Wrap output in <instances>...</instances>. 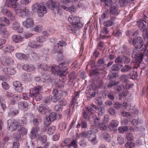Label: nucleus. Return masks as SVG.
<instances>
[{
	"label": "nucleus",
	"instance_id": "1",
	"mask_svg": "<svg viewBox=\"0 0 148 148\" xmlns=\"http://www.w3.org/2000/svg\"><path fill=\"white\" fill-rule=\"evenodd\" d=\"M22 122L21 120H16L13 118L9 119L7 121L8 130L11 131L16 130Z\"/></svg>",
	"mask_w": 148,
	"mask_h": 148
},
{
	"label": "nucleus",
	"instance_id": "2",
	"mask_svg": "<svg viewBox=\"0 0 148 148\" xmlns=\"http://www.w3.org/2000/svg\"><path fill=\"white\" fill-rule=\"evenodd\" d=\"M32 10L34 12H37L38 15L39 17H42L47 12V10L45 7L42 5L37 3L34 4L32 7Z\"/></svg>",
	"mask_w": 148,
	"mask_h": 148
},
{
	"label": "nucleus",
	"instance_id": "3",
	"mask_svg": "<svg viewBox=\"0 0 148 148\" xmlns=\"http://www.w3.org/2000/svg\"><path fill=\"white\" fill-rule=\"evenodd\" d=\"M10 24L9 19L5 17L0 18V34L4 36H8L9 32L5 28H3L2 26H8Z\"/></svg>",
	"mask_w": 148,
	"mask_h": 148
},
{
	"label": "nucleus",
	"instance_id": "4",
	"mask_svg": "<svg viewBox=\"0 0 148 148\" xmlns=\"http://www.w3.org/2000/svg\"><path fill=\"white\" fill-rule=\"evenodd\" d=\"M148 53V49L145 48L143 51L139 53L134 51L132 54V57L135 59L136 63L138 65L142 61L145 54H147Z\"/></svg>",
	"mask_w": 148,
	"mask_h": 148
},
{
	"label": "nucleus",
	"instance_id": "5",
	"mask_svg": "<svg viewBox=\"0 0 148 148\" xmlns=\"http://www.w3.org/2000/svg\"><path fill=\"white\" fill-rule=\"evenodd\" d=\"M36 42L34 41L29 42L28 45L31 47L34 48L41 47L42 46V43L45 41V39L42 37H39L36 38Z\"/></svg>",
	"mask_w": 148,
	"mask_h": 148
},
{
	"label": "nucleus",
	"instance_id": "6",
	"mask_svg": "<svg viewBox=\"0 0 148 148\" xmlns=\"http://www.w3.org/2000/svg\"><path fill=\"white\" fill-rule=\"evenodd\" d=\"M132 44L136 49H140L145 46L142 38L140 36L135 37L133 39Z\"/></svg>",
	"mask_w": 148,
	"mask_h": 148
},
{
	"label": "nucleus",
	"instance_id": "7",
	"mask_svg": "<svg viewBox=\"0 0 148 148\" xmlns=\"http://www.w3.org/2000/svg\"><path fill=\"white\" fill-rule=\"evenodd\" d=\"M68 64L67 63H62L60 64L58 66L59 68V69L60 70V72L61 73L64 75V76H62V79H63V80H62V82H63L66 80V74L64 73H65V71L68 69Z\"/></svg>",
	"mask_w": 148,
	"mask_h": 148
},
{
	"label": "nucleus",
	"instance_id": "8",
	"mask_svg": "<svg viewBox=\"0 0 148 148\" xmlns=\"http://www.w3.org/2000/svg\"><path fill=\"white\" fill-rule=\"evenodd\" d=\"M68 20L70 22H72L73 25L76 27L78 28L81 27L82 26V24L81 23L80 18L79 17H73V18L69 17Z\"/></svg>",
	"mask_w": 148,
	"mask_h": 148
},
{
	"label": "nucleus",
	"instance_id": "9",
	"mask_svg": "<svg viewBox=\"0 0 148 148\" xmlns=\"http://www.w3.org/2000/svg\"><path fill=\"white\" fill-rule=\"evenodd\" d=\"M23 24L27 28H31L34 25V20L32 17H27L26 20L23 22Z\"/></svg>",
	"mask_w": 148,
	"mask_h": 148
},
{
	"label": "nucleus",
	"instance_id": "10",
	"mask_svg": "<svg viewBox=\"0 0 148 148\" xmlns=\"http://www.w3.org/2000/svg\"><path fill=\"white\" fill-rule=\"evenodd\" d=\"M59 45H55L54 46L53 51L55 53H57V56L59 60H62L63 59V57L62 54V51L59 49Z\"/></svg>",
	"mask_w": 148,
	"mask_h": 148
},
{
	"label": "nucleus",
	"instance_id": "11",
	"mask_svg": "<svg viewBox=\"0 0 148 148\" xmlns=\"http://www.w3.org/2000/svg\"><path fill=\"white\" fill-rule=\"evenodd\" d=\"M118 6L115 3H112L111 5L110 8L109 12L111 15H117L119 13Z\"/></svg>",
	"mask_w": 148,
	"mask_h": 148
},
{
	"label": "nucleus",
	"instance_id": "12",
	"mask_svg": "<svg viewBox=\"0 0 148 148\" xmlns=\"http://www.w3.org/2000/svg\"><path fill=\"white\" fill-rule=\"evenodd\" d=\"M59 69V68L58 66H56L53 65L51 67V71L52 73H56L58 75H59L60 76L59 80L62 82V76H64V75L61 73L60 72V70Z\"/></svg>",
	"mask_w": 148,
	"mask_h": 148
},
{
	"label": "nucleus",
	"instance_id": "13",
	"mask_svg": "<svg viewBox=\"0 0 148 148\" xmlns=\"http://www.w3.org/2000/svg\"><path fill=\"white\" fill-rule=\"evenodd\" d=\"M13 85L15 87V90L17 92H21L23 91V87L21 82L15 81L13 82Z\"/></svg>",
	"mask_w": 148,
	"mask_h": 148
},
{
	"label": "nucleus",
	"instance_id": "14",
	"mask_svg": "<svg viewBox=\"0 0 148 148\" xmlns=\"http://www.w3.org/2000/svg\"><path fill=\"white\" fill-rule=\"evenodd\" d=\"M116 20V17H112L108 21H104L103 25L105 27H108L114 25Z\"/></svg>",
	"mask_w": 148,
	"mask_h": 148
},
{
	"label": "nucleus",
	"instance_id": "15",
	"mask_svg": "<svg viewBox=\"0 0 148 148\" xmlns=\"http://www.w3.org/2000/svg\"><path fill=\"white\" fill-rule=\"evenodd\" d=\"M18 0H7L5 3V6L12 8H15L17 7L16 3Z\"/></svg>",
	"mask_w": 148,
	"mask_h": 148
},
{
	"label": "nucleus",
	"instance_id": "16",
	"mask_svg": "<svg viewBox=\"0 0 148 148\" xmlns=\"http://www.w3.org/2000/svg\"><path fill=\"white\" fill-rule=\"evenodd\" d=\"M48 106L45 104H42L39 106L38 111L42 114H45L49 111Z\"/></svg>",
	"mask_w": 148,
	"mask_h": 148
},
{
	"label": "nucleus",
	"instance_id": "17",
	"mask_svg": "<svg viewBox=\"0 0 148 148\" xmlns=\"http://www.w3.org/2000/svg\"><path fill=\"white\" fill-rule=\"evenodd\" d=\"M106 64L105 63L103 59H99L97 63V69L99 70H102L105 68V65Z\"/></svg>",
	"mask_w": 148,
	"mask_h": 148
},
{
	"label": "nucleus",
	"instance_id": "18",
	"mask_svg": "<svg viewBox=\"0 0 148 148\" xmlns=\"http://www.w3.org/2000/svg\"><path fill=\"white\" fill-rule=\"evenodd\" d=\"M59 3L53 2L52 0H50L48 1L47 4L49 8L51 10H54L58 5H59Z\"/></svg>",
	"mask_w": 148,
	"mask_h": 148
},
{
	"label": "nucleus",
	"instance_id": "19",
	"mask_svg": "<svg viewBox=\"0 0 148 148\" xmlns=\"http://www.w3.org/2000/svg\"><path fill=\"white\" fill-rule=\"evenodd\" d=\"M138 27L141 32H144L146 28V22L143 20L138 22Z\"/></svg>",
	"mask_w": 148,
	"mask_h": 148
},
{
	"label": "nucleus",
	"instance_id": "20",
	"mask_svg": "<svg viewBox=\"0 0 148 148\" xmlns=\"http://www.w3.org/2000/svg\"><path fill=\"white\" fill-rule=\"evenodd\" d=\"M87 138L88 140L92 142L96 140L97 136L96 134L92 133L91 131H88Z\"/></svg>",
	"mask_w": 148,
	"mask_h": 148
},
{
	"label": "nucleus",
	"instance_id": "21",
	"mask_svg": "<svg viewBox=\"0 0 148 148\" xmlns=\"http://www.w3.org/2000/svg\"><path fill=\"white\" fill-rule=\"evenodd\" d=\"M40 127H33L31 132V136L32 138H35L36 134L38 133V131L40 130Z\"/></svg>",
	"mask_w": 148,
	"mask_h": 148
},
{
	"label": "nucleus",
	"instance_id": "22",
	"mask_svg": "<svg viewBox=\"0 0 148 148\" xmlns=\"http://www.w3.org/2000/svg\"><path fill=\"white\" fill-rule=\"evenodd\" d=\"M3 70L5 73L8 75H13L15 73V71L13 68H5Z\"/></svg>",
	"mask_w": 148,
	"mask_h": 148
},
{
	"label": "nucleus",
	"instance_id": "23",
	"mask_svg": "<svg viewBox=\"0 0 148 148\" xmlns=\"http://www.w3.org/2000/svg\"><path fill=\"white\" fill-rule=\"evenodd\" d=\"M133 69L132 66L128 65H126L123 66L121 71L123 73L130 72Z\"/></svg>",
	"mask_w": 148,
	"mask_h": 148
},
{
	"label": "nucleus",
	"instance_id": "24",
	"mask_svg": "<svg viewBox=\"0 0 148 148\" xmlns=\"http://www.w3.org/2000/svg\"><path fill=\"white\" fill-rule=\"evenodd\" d=\"M2 11L5 15L10 18L12 20L14 19V16H13L12 13L10 11L4 8L2 9Z\"/></svg>",
	"mask_w": 148,
	"mask_h": 148
},
{
	"label": "nucleus",
	"instance_id": "25",
	"mask_svg": "<svg viewBox=\"0 0 148 148\" xmlns=\"http://www.w3.org/2000/svg\"><path fill=\"white\" fill-rule=\"evenodd\" d=\"M118 121L117 120H112L110 122V126L111 129L114 130H117V127L118 126Z\"/></svg>",
	"mask_w": 148,
	"mask_h": 148
},
{
	"label": "nucleus",
	"instance_id": "26",
	"mask_svg": "<svg viewBox=\"0 0 148 148\" xmlns=\"http://www.w3.org/2000/svg\"><path fill=\"white\" fill-rule=\"evenodd\" d=\"M12 39L13 41L17 43L23 41V38L19 35H14L12 37Z\"/></svg>",
	"mask_w": 148,
	"mask_h": 148
},
{
	"label": "nucleus",
	"instance_id": "27",
	"mask_svg": "<svg viewBox=\"0 0 148 148\" xmlns=\"http://www.w3.org/2000/svg\"><path fill=\"white\" fill-rule=\"evenodd\" d=\"M16 57L21 60H26L29 58V56L21 53H17L16 54Z\"/></svg>",
	"mask_w": 148,
	"mask_h": 148
},
{
	"label": "nucleus",
	"instance_id": "28",
	"mask_svg": "<svg viewBox=\"0 0 148 148\" xmlns=\"http://www.w3.org/2000/svg\"><path fill=\"white\" fill-rule=\"evenodd\" d=\"M23 68L24 70L27 71L31 72L34 70L35 69V67L34 66L32 65L25 64L23 66Z\"/></svg>",
	"mask_w": 148,
	"mask_h": 148
},
{
	"label": "nucleus",
	"instance_id": "29",
	"mask_svg": "<svg viewBox=\"0 0 148 148\" xmlns=\"http://www.w3.org/2000/svg\"><path fill=\"white\" fill-rule=\"evenodd\" d=\"M68 31L71 33H75L77 30H79L78 28L76 27L74 25H69L67 27Z\"/></svg>",
	"mask_w": 148,
	"mask_h": 148
},
{
	"label": "nucleus",
	"instance_id": "30",
	"mask_svg": "<svg viewBox=\"0 0 148 148\" xmlns=\"http://www.w3.org/2000/svg\"><path fill=\"white\" fill-rule=\"evenodd\" d=\"M42 90V86H38L34 88L32 90L33 94H38L41 93Z\"/></svg>",
	"mask_w": 148,
	"mask_h": 148
},
{
	"label": "nucleus",
	"instance_id": "31",
	"mask_svg": "<svg viewBox=\"0 0 148 148\" xmlns=\"http://www.w3.org/2000/svg\"><path fill=\"white\" fill-rule=\"evenodd\" d=\"M18 111L17 110L11 109L8 113V116L9 117H12L18 113Z\"/></svg>",
	"mask_w": 148,
	"mask_h": 148
},
{
	"label": "nucleus",
	"instance_id": "32",
	"mask_svg": "<svg viewBox=\"0 0 148 148\" xmlns=\"http://www.w3.org/2000/svg\"><path fill=\"white\" fill-rule=\"evenodd\" d=\"M83 116L84 118L87 120L90 119V116L92 114L90 113L88 111H83Z\"/></svg>",
	"mask_w": 148,
	"mask_h": 148
},
{
	"label": "nucleus",
	"instance_id": "33",
	"mask_svg": "<svg viewBox=\"0 0 148 148\" xmlns=\"http://www.w3.org/2000/svg\"><path fill=\"white\" fill-rule=\"evenodd\" d=\"M129 77L127 75L125 74L122 75L120 77L121 81L123 83H127L129 82Z\"/></svg>",
	"mask_w": 148,
	"mask_h": 148
},
{
	"label": "nucleus",
	"instance_id": "34",
	"mask_svg": "<svg viewBox=\"0 0 148 148\" xmlns=\"http://www.w3.org/2000/svg\"><path fill=\"white\" fill-rule=\"evenodd\" d=\"M20 14L22 16H25L26 15L29 17L30 16H29V15L30 14L28 10L25 8L20 10Z\"/></svg>",
	"mask_w": 148,
	"mask_h": 148
},
{
	"label": "nucleus",
	"instance_id": "35",
	"mask_svg": "<svg viewBox=\"0 0 148 148\" xmlns=\"http://www.w3.org/2000/svg\"><path fill=\"white\" fill-rule=\"evenodd\" d=\"M19 127V128L17 129V130L20 131V133L22 135H25L27 134V130L25 128L22 126L21 123Z\"/></svg>",
	"mask_w": 148,
	"mask_h": 148
},
{
	"label": "nucleus",
	"instance_id": "36",
	"mask_svg": "<svg viewBox=\"0 0 148 148\" xmlns=\"http://www.w3.org/2000/svg\"><path fill=\"white\" fill-rule=\"evenodd\" d=\"M123 65L119 64H113L111 67V69L113 71H118L119 70Z\"/></svg>",
	"mask_w": 148,
	"mask_h": 148
},
{
	"label": "nucleus",
	"instance_id": "37",
	"mask_svg": "<svg viewBox=\"0 0 148 148\" xmlns=\"http://www.w3.org/2000/svg\"><path fill=\"white\" fill-rule=\"evenodd\" d=\"M128 75L130 76V78L132 79H136V77L138 76L137 72L134 71L130 72Z\"/></svg>",
	"mask_w": 148,
	"mask_h": 148
},
{
	"label": "nucleus",
	"instance_id": "38",
	"mask_svg": "<svg viewBox=\"0 0 148 148\" xmlns=\"http://www.w3.org/2000/svg\"><path fill=\"white\" fill-rule=\"evenodd\" d=\"M116 95V94L115 92H110L108 93L107 96L109 99L114 101Z\"/></svg>",
	"mask_w": 148,
	"mask_h": 148
},
{
	"label": "nucleus",
	"instance_id": "39",
	"mask_svg": "<svg viewBox=\"0 0 148 148\" xmlns=\"http://www.w3.org/2000/svg\"><path fill=\"white\" fill-rule=\"evenodd\" d=\"M28 104L25 101H21L18 103L19 107L22 109H27L28 107Z\"/></svg>",
	"mask_w": 148,
	"mask_h": 148
},
{
	"label": "nucleus",
	"instance_id": "40",
	"mask_svg": "<svg viewBox=\"0 0 148 148\" xmlns=\"http://www.w3.org/2000/svg\"><path fill=\"white\" fill-rule=\"evenodd\" d=\"M13 62V60L11 58H9L5 59V61L2 62V64L3 65L5 66H7L9 64L12 63Z\"/></svg>",
	"mask_w": 148,
	"mask_h": 148
},
{
	"label": "nucleus",
	"instance_id": "41",
	"mask_svg": "<svg viewBox=\"0 0 148 148\" xmlns=\"http://www.w3.org/2000/svg\"><path fill=\"white\" fill-rule=\"evenodd\" d=\"M13 137L16 140H20L21 138L20 131L17 130V132L14 133L13 135Z\"/></svg>",
	"mask_w": 148,
	"mask_h": 148
},
{
	"label": "nucleus",
	"instance_id": "42",
	"mask_svg": "<svg viewBox=\"0 0 148 148\" xmlns=\"http://www.w3.org/2000/svg\"><path fill=\"white\" fill-rule=\"evenodd\" d=\"M98 126L99 128L101 130L106 131L107 129V126L104 123H98Z\"/></svg>",
	"mask_w": 148,
	"mask_h": 148
},
{
	"label": "nucleus",
	"instance_id": "43",
	"mask_svg": "<svg viewBox=\"0 0 148 148\" xmlns=\"http://www.w3.org/2000/svg\"><path fill=\"white\" fill-rule=\"evenodd\" d=\"M124 60L123 56H119L117 57L115 60V62L116 63H122Z\"/></svg>",
	"mask_w": 148,
	"mask_h": 148
},
{
	"label": "nucleus",
	"instance_id": "44",
	"mask_svg": "<svg viewBox=\"0 0 148 148\" xmlns=\"http://www.w3.org/2000/svg\"><path fill=\"white\" fill-rule=\"evenodd\" d=\"M118 74L116 72L112 73L111 74L109 75L108 76V77L109 80L115 79L116 77H118Z\"/></svg>",
	"mask_w": 148,
	"mask_h": 148
},
{
	"label": "nucleus",
	"instance_id": "45",
	"mask_svg": "<svg viewBox=\"0 0 148 148\" xmlns=\"http://www.w3.org/2000/svg\"><path fill=\"white\" fill-rule=\"evenodd\" d=\"M55 130V127L53 125L51 126L48 128L47 133L49 135H51L53 133Z\"/></svg>",
	"mask_w": 148,
	"mask_h": 148
},
{
	"label": "nucleus",
	"instance_id": "46",
	"mask_svg": "<svg viewBox=\"0 0 148 148\" xmlns=\"http://www.w3.org/2000/svg\"><path fill=\"white\" fill-rule=\"evenodd\" d=\"M61 98V95H54L52 96L51 98V101L53 102H56Z\"/></svg>",
	"mask_w": 148,
	"mask_h": 148
},
{
	"label": "nucleus",
	"instance_id": "47",
	"mask_svg": "<svg viewBox=\"0 0 148 148\" xmlns=\"http://www.w3.org/2000/svg\"><path fill=\"white\" fill-rule=\"evenodd\" d=\"M34 98H33L34 100H35L36 101H39L42 98V96L39 93L33 94Z\"/></svg>",
	"mask_w": 148,
	"mask_h": 148
},
{
	"label": "nucleus",
	"instance_id": "48",
	"mask_svg": "<svg viewBox=\"0 0 148 148\" xmlns=\"http://www.w3.org/2000/svg\"><path fill=\"white\" fill-rule=\"evenodd\" d=\"M59 5H58L57 7L54 10V11L56 13V12L59 15L62 14V10L61 8L59 6Z\"/></svg>",
	"mask_w": 148,
	"mask_h": 148
},
{
	"label": "nucleus",
	"instance_id": "49",
	"mask_svg": "<svg viewBox=\"0 0 148 148\" xmlns=\"http://www.w3.org/2000/svg\"><path fill=\"white\" fill-rule=\"evenodd\" d=\"M96 95V93L95 92H93L92 93L89 92L87 94V97L88 100L90 99L92 97H94Z\"/></svg>",
	"mask_w": 148,
	"mask_h": 148
},
{
	"label": "nucleus",
	"instance_id": "50",
	"mask_svg": "<svg viewBox=\"0 0 148 148\" xmlns=\"http://www.w3.org/2000/svg\"><path fill=\"white\" fill-rule=\"evenodd\" d=\"M109 82L107 85V86L109 87H111L112 86L115 85L117 83L116 82L115 79L109 80Z\"/></svg>",
	"mask_w": 148,
	"mask_h": 148
},
{
	"label": "nucleus",
	"instance_id": "51",
	"mask_svg": "<svg viewBox=\"0 0 148 148\" xmlns=\"http://www.w3.org/2000/svg\"><path fill=\"white\" fill-rule=\"evenodd\" d=\"M55 113L54 112L51 113L49 115L48 118H49L51 121H53L56 119V115Z\"/></svg>",
	"mask_w": 148,
	"mask_h": 148
},
{
	"label": "nucleus",
	"instance_id": "52",
	"mask_svg": "<svg viewBox=\"0 0 148 148\" xmlns=\"http://www.w3.org/2000/svg\"><path fill=\"white\" fill-rule=\"evenodd\" d=\"M121 115L123 117H129L132 116V114L129 112L123 111L121 112Z\"/></svg>",
	"mask_w": 148,
	"mask_h": 148
},
{
	"label": "nucleus",
	"instance_id": "53",
	"mask_svg": "<svg viewBox=\"0 0 148 148\" xmlns=\"http://www.w3.org/2000/svg\"><path fill=\"white\" fill-rule=\"evenodd\" d=\"M110 136L107 132H105L103 134V138L105 140L108 141V139L110 138Z\"/></svg>",
	"mask_w": 148,
	"mask_h": 148
},
{
	"label": "nucleus",
	"instance_id": "54",
	"mask_svg": "<svg viewBox=\"0 0 148 148\" xmlns=\"http://www.w3.org/2000/svg\"><path fill=\"white\" fill-rule=\"evenodd\" d=\"M54 109L56 112H60L62 110L63 108L58 105H56L54 107Z\"/></svg>",
	"mask_w": 148,
	"mask_h": 148
},
{
	"label": "nucleus",
	"instance_id": "55",
	"mask_svg": "<svg viewBox=\"0 0 148 148\" xmlns=\"http://www.w3.org/2000/svg\"><path fill=\"white\" fill-rule=\"evenodd\" d=\"M6 108L5 104L1 103L0 104V113H3L5 110Z\"/></svg>",
	"mask_w": 148,
	"mask_h": 148
},
{
	"label": "nucleus",
	"instance_id": "56",
	"mask_svg": "<svg viewBox=\"0 0 148 148\" xmlns=\"http://www.w3.org/2000/svg\"><path fill=\"white\" fill-rule=\"evenodd\" d=\"M51 121L50 120L49 118L48 117H46L44 121L45 125L46 127H48L51 124Z\"/></svg>",
	"mask_w": 148,
	"mask_h": 148
},
{
	"label": "nucleus",
	"instance_id": "57",
	"mask_svg": "<svg viewBox=\"0 0 148 148\" xmlns=\"http://www.w3.org/2000/svg\"><path fill=\"white\" fill-rule=\"evenodd\" d=\"M117 141L120 145H121L124 143V139L121 136L119 135L117 137Z\"/></svg>",
	"mask_w": 148,
	"mask_h": 148
},
{
	"label": "nucleus",
	"instance_id": "58",
	"mask_svg": "<svg viewBox=\"0 0 148 148\" xmlns=\"http://www.w3.org/2000/svg\"><path fill=\"white\" fill-rule=\"evenodd\" d=\"M122 105L118 102H114V107L116 109H119L121 107Z\"/></svg>",
	"mask_w": 148,
	"mask_h": 148
},
{
	"label": "nucleus",
	"instance_id": "59",
	"mask_svg": "<svg viewBox=\"0 0 148 148\" xmlns=\"http://www.w3.org/2000/svg\"><path fill=\"white\" fill-rule=\"evenodd\" d=\"M59 105L61 106H65L66 104V101L64 99H60L58 101Z\"/></svg>",
	"mask_w": 148,
	"mask_h": 148
},
{
	"label": "nucleus",
	"instance_id": "60",
	"mask_svg": "<svg viewBox=\"0 0 148 148\" xmlns=\"http://www.w3.org/2000/svg\"><path fill=\"white\" fill-rule=\"evenodd\" d=\"M35 145V144L32 140L27 143H26V146L27 147L34 148Z\"/></svg>",
	"mask_w": 148,
	"mask_h": 148
},
{
	"label": "nucleus",
	"instance_id": "61",
	"mask_svg": "<svg viewBox=\"0 0 148 148\" xmlns=\"http://www.w3.org/2000/svg\"><path fill=\"white\" fill-rule=\"evenodd\" d=\"M40 68L42 70H47L49 69L48 66L45 64H42L39 66Z\"/></svg>",
	"mask_w": 148,
	"mask_h": 148
},
{
	"label": "nucleus",
	"instance_id": "62",
	"mask_svg": "<svg viewBox=\"0 0 148 148\" xmlns=\"http://www.w3.org/2000/svg\"><path fill=\"white\" fill-rule=\"evenodd\" d=\"M14 50V47L12 46H8L5 48V51L9 53L12 52Z\"/></svg>",
	"mask_w": 148,
	"mask_h": 148
},
{
	"label": "nucleus",
	"instance_id": "63",
	"mask_svg": "<svg viewBox=\"0 0 148 148\" xmlns=\"http://www.w3.org/2000/svg\"><path fill=\"white\" fill-rule=\"evenodd\" d=\"M19 24L18 23L15 22L12 24V27L13 29L16 30L17 28H19Z\"/></svg>",
	"mask_w": 148,
	"mask_h": 148
},
{
	"label": "nucleus",
	"instance_id": "64",
	"mask_svg": "<svg viewBox=\"0 0 148 148\" xmlns=\"http://www.w3.org/2000/svg\"><path fill=\"white\" fill-rule=\"evenodd\" d=\"M77 75L74 72L71 73L69 76V78L70 79H75L76 78Z\"/></svg>",
	"mask_w": 148,
	"mask_h": 148
}]
</instances>
